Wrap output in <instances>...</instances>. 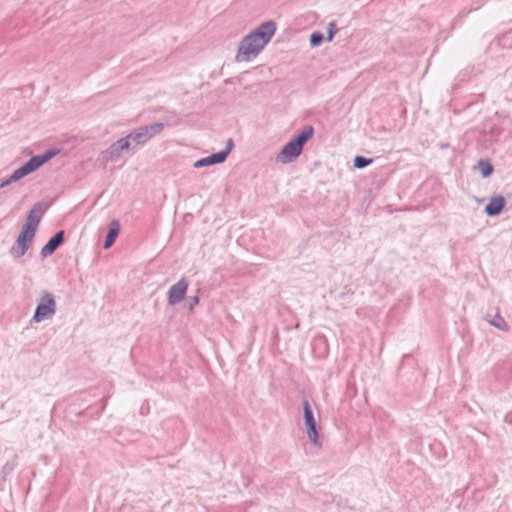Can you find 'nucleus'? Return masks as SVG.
Wrapping results in <instances>:
<instances>
[{"instance_id": "11", "label": "nucleus", "mask_w": 512, "mask_h": 512, "mask_svg": "<svg viewBox=\"0 0 512 512\" xmlns=\"http://www.w3.org/2000/svg\"><path fill=\"white\" fill-rule=\"evenodd\" d=\"M224 161H225L224 154H220L218 152V153H213L208 157L197 160L194 163V167L195 168H203V167L211 166L214 164L223 163Z\"/></svg>"}, {"instance_id": "23", "label": "nucleus", "mask_w": 512, "mask_h": 512, "mask_svg": "<svg viewBox=\"0 0 512 512\" xmlns=\"http://www.w3.org/2000/svg\"><path fill=\"white\" fill-rule=\"evenodd\" d=\"M14 182H17V179L14 177L13 173L8 177L6 178L5 180H3L1 183H0V189L14 183Z\"/></svg>"}, {"instance_id": "20", "label": "nucleus", "mask_w": 512, "mask_h": 512, "mask_svg": "<svg viewBox=\"0 0 512 512\" xmlns=\"http://www.w3.org/2000/svg\"><path fill=\"white\" fill-rule=\"evenodd\" d=\"M323 39H324V36L322 33L314 32L311 34L310 39H309L310 45L312 47L319 46L323 42Z\"/></svg>"}, {"instance_id": "21", "label": "nucleus", "mask_w": 512, "mask_h": 512, "mask_svg": "<svg viewBox=\"0 0 512 512\" xmlns=\"http://www.w3.org/2000/svg\"><path fill=\"white\" fill-rule=\"evenodd\" d=\"M337 32L336 24L334 22H330L327 27V41L331 42Z\"/></svg>"}, {"instance_id": "15", "label": "nucleus", "mask_w": 512, "mask_h": 512, "mask_svg": "<svg viewBox=\"0 0 512 512\" xmlns=\"http://www.w3.org/2000/svg\"><path fill=\"white\" fill-rule=\"evenodd\" d=\"M36 231L37 230L33 229V227L30 226V224H24L21 228V231H20L18 237H17V240L30 245V243L32 242V240L35 237Z\"/></svg>"}, {"instance_id": "13", "label": "nucleus", "mask_w": 512, "mask_h": 512, "mask_svg": "<svg viewBox=\"0 0 512 512\" xmlns=\"http://www.w3.org/2000/svg\"><path fill=\"white\" fill-rule=\"evenodd\" d=\"M37 169L39 168L37 167V165L31 157L25 164H23L20 168L16 169L13 172V175L17 179V181H19L25 176L35 172Z\"/></svg>"}, {"instance_id": "4", "label": "nucleus", "mask_w": 512, "mask_h": 512, "mask_svg": "<svg viewBox=\"0 0 512 512\" xmlns=\"http://www.w3.org/2000/svg\"><path fill=\"white\" fill-rule=\"evenodd\" d=\"M164 128L162 123H153L151 125L142 126L138 129H135L130 134H128L125 138L128 139V142L133 143L134 146L144 145L154 136L160 134Z\"/></svg>"}, {"instance_id": "6", "label": "nucleus", "mask_w": 512, "mask_h": 512, "mask_svg": "<svg viewBox=\"0 0 512 512\" xmlns=\"http://www.w3.org/2000/svg\"><path fill=\"white\" fill-rule=\"evenodd\" d=\"M131 143L128 142V139L121 138L114 142L104 153V158L106 161H118L122 157L123 151H128L131 149Z\"/></svg>"}, {"instance_id": "24", "label": "nucleus", "mask_w": 512, "mask_h": 512, "mask_svg": "<svg viewBox=\"0 0 512 512\" xmlns=\"http://www.w3.org/2000/svg\"><path fill=\"white\" fill-rule=\"evenodd\" d=\"M198 303H199L198 296H195V297L191 298L190 299L189 309L192 310L194 308V306H196Z\"/></svg>"}, {"instance_id": "16", "label": "nucleus", "mask_w": 512, "mask_h": 512, "mask_svg": "<svg viewBox=\"0 0 512 512\" xmlns=\"http://www.w3.org/2000/svg\"><path fill=\"white\" fill-rule=\"evenodd\" d=\"M29 246L30 245L16 239L15 243L10 249V254L14 258H20L26 254V252L29 249Z\"/></svg>"}, {"instance_id": "22", "label": "nucleus", "mask_w": 512, "mask_h": 512, "mask_svg": "<svg viewBox=\"0 0 512 512\" xmlns=\"http://www.w3.org/2000/svg\"><path fill=\"white\" fill-rule=\"evenodd\" d=\"M234 147V142L231 138H229L226 142V148L222 151H220L219 153L220 154H224L225 156V159L228 157L229 153L231 152V150L233 149Z\"/></svg>"}, {"instance_id": "9", "label": "nucleus", "mask_w": 512, "mask_h": 512, "mask_svg": "<svg viewBox=\"0 0 512 512\" xmlns=\"http://www.w3.org/2000/svg\"><path fill=\"white\" fill-rule=\"evenodd\" d=\"M46 205L42 202H37L29 211L25 224H30L33 229L37 230L43 214L46 211Z\"/></svg>"}, {"instance_id": "18", "label": "nucleus", "mask_w": 512, "mask_h": 512, "mask_svg": "<svg viewBox=\"0 0 512 512\" xmlns=\"http://www.w3.org/2000/svg\"><path fill=\"white\" fill-rule=\"evenodd\" d=\"M478 168L480 170L481 175L486 178L490 176L493 172V166L488 160H479L478 161Z\"/></svg>"}, {"instance_id": "17", "label": "nucleus", "mask_w": 512, "mask_h": 512, "mask_svg": "<svg viewBox=\"0 0 512 512\" xmlns=\"http://www.w3.org/2000/svg\"><path fill=\"white\" fill-rule=\"evenodd\" d=\"M57 153L58 151L56 150H46L43 154L33 156L32 159L34 160L37 167L40 168L42 165L52 159Z\"/></svg>"}, {"instance_id": "19", "label": "nucleus", "mask_w": 512, "mask_h": 512, "mask_svg": "<svg viewBox=\"0 0 512 512\" xmlns=\"http://www.w3.org/2000/svg\"><path fill=\"white\" fill-rule=\"evenodd\" d=\"M371 158H365L363 156H356L354 158V167L357 169H363L372 163Z\"/></svg>"}, {"instance_id": "10", "label": "nucleus", "mask_w": 512, "mask_h": 512, "mask_svg": "<svg viewBox=\"0 0 512 512\" xmlns=\"http://www.w3.org/2000/svg\"><path fill=\"white\" fill-rule=\"evenodd\" d=\"M505 203V198L502 195L492 197L485 207V213L490 217L497 216L502 212Z\"/></svg>"}, {"instance_id": "2", "label": "nucleus", "mask_w": 512, "mask_h": 512, "mask_svg": "<svg viewBox=\"0 0 512 512\" xmlns=\"http://www.w3.org/2000/svg\"><path fill=\"white\" fill-rule=\"evenodd\" d=\"M313 134L314 128L311 125L305 126L295 139L283 146L282 150L276 157L277 162L287 164L294 161L301 155L303 146L312 138Z\"/></svg>"}, {"instance_id": "1", "label": "nucleus", "mask_w": 512, "mask_h": 512, "mask_svg": "<svg viewBox=\"0 0 512 512\" xmlns=\"http://www.w3.org/2000/svg\"><path fill=\"white\" fill-rule=\"evenodd\" d=\"M276 32L274 21L260 24L256 29L244 36L239 42L235 61L250 62L255 59L270 42Z\"/></svg>"}, {"instance_id": "12", "label": "nucleus", "mask_w": 512, "mask_h": 512, "mask_svg": "<svg viewBox=\"0 0 512 512\" xmlns=\"http://www.w3.org/2000/svg\"><path fill=\"white\" fill-rule=\"evenodd\" d=\"M119 231H120L119 222L117 220H113L110 223L109 230L105 237V241H104V245H103L104 249H108L114 244V242L119 234Z\"/></svg>"}, {"instance_id": "3", "label": "nucleus", "mask_w": 512, "mask_h": 512, "mask_svg": "<svg viewBox=\"0 0 512 512\" xmlns=\"http://www.w3.org/2000/svg\"><path fill=\"white\" fill-rule=\"evenodd\" d=\"M56 308L57 304L54 295L49 291H43L30 323H40L51 319L56 313Z\"/></svg>"}, {"instance_id": "5", "label": "nucleus", "mask_w": 512, "mask_h": 512, "mask_svg": "<svg viewBox=\"0 0 512 512\" xmlns=\"http://www.w3.org/2000/svg\"><path fill=\"white\" fill-rule=\"evenodd\" d=\"M303 413H304V420L305 425L307 428V436L309 440L317 446H320L319 442V435L317 431V424L313 415V412L311 410L310 404L308 400L303 401Z\"/></svg>"}, {"instance_id": "8", "label": "nucleus", "mask_w": 512, "mask_h": 512, "mask_svg": "<svg viewBox=\"0 0 512 512\" xmlns=\"http://www.w3.org/2000/svg\"><path fill=\"white\" fill-rule=\"evenodd\" d=\"M65 233L63 230L56 232L41 249V256L46 258L52 255L64 242Z\"/></svg>"}, {"instance_id": "7", "label": "nucleus", "mask_w": 512, "mask_h": 512, "mask_svg": "<svg viewBox=\"0 0 512 512\" xmlns=\"http://www.w3.org/2000/svg\"><path fill=\"white\" fill-rule=\"evenodd\" d=\"M188 282L185 278H181L177 283L172 285L168 290V304L174 306L181 302L187 292Z\"/></svg>"}, {"instance_id": "14", "label": "nucleus", "mask_w": 512, "mask_h": 512, "mask_svg": "<svg viewBox=\"0 0 512 512\" xmlns=\"http://www.w3.org/2000/svg\"><path fill=\"white\" fill-rule=\"evenodd\" d=\"M484 319L493 327L508 332L510 327L508 323L504 320V318L500 315L499 311L497 310L496 314L494 316H491L490 314H487Z\"/></svg>"}]
</instances>
